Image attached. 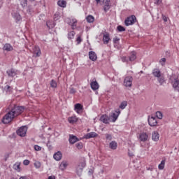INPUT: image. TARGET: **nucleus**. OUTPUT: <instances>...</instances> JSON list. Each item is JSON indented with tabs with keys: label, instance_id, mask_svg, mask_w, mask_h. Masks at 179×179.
<instances>
[{
	"label": "nucleus",
	"instance_id": "f257e3e1",
	"mask_svg": "<svg viewBox=\"0 0 179 179\" xmlns=\"http://www.w3.org/2000/svg\"><path fill=\"white\" fill-rule=\"evenodd\" d=\"M23 111H24V107L15 106L3 117L1 120L3 124H10V122H12L16 117H19Z\"/></svg>",
	"mask_w": 179,
	"mask_h": 179
},
{
	"label": "nucleus",
	"instance_id": "f03ea898",
	"mask_svg": "<svg viewBox=\"0 0 179 179\" xmlns=\"http://www.w3.org/2000/svg\"><path fill=\"white\" fill-rule=\"evenodd\" d=\"M136 22V17L134 15L127 17L125 20L124 23L126 26H132V24H135Z\"/></svg>",
	"mask_w": 179,
	"mask_h": 179
},
{
	"label": "nucleus",
	"instance_id": "7ed1b4c3",
	"mask_svg": "<svg viewBox=\"0 0 179 179\" xmlns=\"http://www.w3.org/2000/svg\"><path fill=\"white\" fill-rule=\"evenodd\" d=\"M121 114V110L120 109H116L115 112L112 113L111 115L109 116L110 120V122H115L117 120H118V117Z\"/></svg>",
	"mask_w": 179,
	"mask_h": 179
},
{
	"label": "nucleus",
	"instance_id": "20e7f679",
	"mask_svg": "<svg viewBox=\"0 0 179 179\" xmlns=\"http://www.w3.org/2000/svg\"><path fill=\"white\" fill-rule=\"evenodd\" d=\"M26 134H27V127L26 126H22L17 130V135L22 138L26 136Z\"/></svg>",
	"mask_w": 179,
	"mask_h": 179
},
{
	"label": "nucleus",
	"instance_id": "39448f33",
	"mask_svg": "<svg viewBox=\"0 0 179 179\" xmlns=\"http://www.w3.org/2000/svg\"><path fill=\"white\" fill-rule=\"evenodd\" d=\"M132 82H134V78L132 76H127L124 79L123 85L125 87H131Z\"/></svg>",
	"mask_w": 179,
	"mask_h": 179
},
{
	"label": "nucleus",
	"instance_id": "423d86ee",
	"mask_svg": "<svg viewBox=\"0 0 179 179\" xmlns=\"http://www.w3.org/2000/svg\"><path fill=\"white\" fill-rule=\"evenodd\" d=\"M68 24L71 26L72 30H75L76 27L78 26V20L76 18H71L69 19L68 21Z\"/></svg>",
	"mask_w": 179,
	"mask_h": 179
},
{
	"label": "nucleus",
	"instance_id": "0eeeda50",
	"mask_svg": "<svg viewBox=\"0 0 179 179\" xmlns=\"http://www.w3.org/2000/svg\"><path fill=\"white\" fill-rule=\"evenodd\" d=\"M32 54L34 55L33 57L36 58L41 56V50L38 46H34L33 48Z\"/></svg>",
	"mask_w": 179,
	"mask_h": 179
},
{
	"label": "nucleus",
	"instance_id": "6e6552de",
	"mask_svg": "<svg viewBox=\"0 0 179 179\" xmlns=\"http://www.w3.org/2000/svg\"><path fill=\"white\" fill-rule=\"evenodd\" d=\"M148 124L150 127H156L157 125V118L153 116L149 117Z\"/></svg>",
	"mask_w": 179,
	"mask_h": 179
},
{
	"label": "nucleus",
	"instance_id": "1a4fd4ad",
	"mask_svg": "<svg viewBox=\"0 0 179 179\" xmlns=\"http://www.w3.org/2000/svg\"><path fill=\"white\" fill-rule=\"evenodd\" d=\"M100 121L103 122V124H110L111 120L110 119V116L107 115L106 114L102 115L100 117Z\"/></svg>",
	"mask_w": 179,
	"mask_h": 179
},
{
	"label": "nucleus",
	"instance_id": "9d476101",
	"mask_svg": "<svg viewBox=\"0 0 179 179\" xmlns=\"http://www.w3.org/2000/svg\"><path fill=\"white\" fill-rule=\"evenodd\" d=\"M90 87L92 90H99L100 85H99V83H97L96 79H94L90 83Z\"/></svg>",
	"mask_w": 179,
	"mask_h": 179
},
{
	"label": "nucleus",
	"instance_id": "9b49d317",
	"mask_svg": "<svg viewBox=\"0 0 179 179\" xmlns=\"http://www.w3.org/2000/svg\"><path fill=\"white\" fill-rule=\"evenodd\" d=\"M6 73L10 78H15L17 75V71L15 69H10L6 71Z\"/></svg>",
	"mask_w": 179,
	"mask_h": 179
},
{
	"label": "nucleus",
	"instance_id": "f8f14e48",
	"mask_svg": "<svg viewBox=\"0 0 179 179\" xmlns=\"http://www.w3.org/2000/svg\"><path fill=\"white\" fill-rule=\"evenodd\" d=\"M172 86L176 92H179V79L178 78H174L172 81Z\"/></svg>",
	"mask_w": 179,
	"mask_h": 179
},
{
	"label": "nucleus",
	"instance_id": "ddd939ff",
	"mask_svg": "<svg viewBox=\"0 0 179 179\" xmlns=\"http://www.w3.org/2000/svg\"><path fill=\"white\" fill-rule=\"evenodd\" d=\"M85 167H86V162L83 161V162H80L78 164V166L77 168L78 174H79V171H80V173H82V171H83V169H85Z\"/></svg>",
	"mask_w": 179,
	"mask_h": 179
},
{
	"label": "nucleus",
	"instance_id": "4468645a",
	"mask_svg": "<svg viewBox=\"0 0 179 179\" xmlns=\"http://www.w3.org/2000/svg\"><path fill=\"white\" fill-rule=\"evenodd\" d=\"M148 139H149V136L148 135V134L143 132L139 134V140L141 142H146Z\"/></svg>",
	"mask_w": 179,
	"mask_h": 179
},
{
	"label": "nucleus",
	"instance_id": "2eb2a0df",
	"mask_svg": "<svg viewBox=\"0 0 179 179\" xmlns=\"http://www.w3.org/2000/svg\"><path fill=\"white\" fill-rule=\"evenodd\" d=\"M98 134L96 132H90V133H87V134H85L84 136V138L85 139H90V138H97Z\"/></svg>",
	"mask_w": 179,
	"mask_h": 179
},
{
	"label": "nucleus",
	"instance_id": "dca6fc26",
	"mask_svg": "<svg viewBox=\"0 0 179 179\" xmlns=\"http://www.w3.org/2000/svg\"><path fill=\"white\" fill-rule=\"evenodd\" d=\"M74 110L77 114H80V111H82V110H83V106L80 103H76L74 106Z\"/></svg>",
	"mask_w": 179,
	"mask_h": 179
},
{
	"label": "nucleus",
	"instance_id": "f3484780",
	"mask_svg": "<svg viewBox=\"0 0 179 179\" xmlns=\"http://www.w3.org/2000/svg\"><path fill=\"white\" fill-rule=\"evenodd\" d=\"M3 51H13V47L10 43H6L3 47Z\"/></svg>",
	"mask_w": 179,
	"mask_h": 179
},
{
	"label": "nucleus",
	"instance_id": "a211bd4d",
	"mask_svg": "<svg viewBox=\"0 0 179 179\" xmlns=\"http://www.w3.org/2000/svg\"><path fill=\"white\" fill-rule=\"evenodd\" d=\"M79 141V138L73 135H70L69 141L71 145H73V143H76Z\"/></svg>",
	"mask_w": 179,
	"mask_h": 179
},
{
	"label": "nucleus",
	"instance_id": "6ab92c4d",
	"mask_svg": "<svg viewBox=\"0 0 179 179\" xmlns=\"http://www.w3.org/2000/svg\"><path fill=\"white\" fill-rule=\"evenodd\" d=\"M89 58L91 59V61H96L97 60V55H96V52L93 51H90L89 52Z\"/></svg>",
	"mask_w": 179,
	"mask_h": 179
},
{
	"label": "nucleus",
	"instance_id": "aec40b11",
	"mask_svg": "<svg viewBox=\"0 0 179 179\" xmlns=\"http://www.w3.org/2000/svg\"><path fill=\"white\" fill-rule=\"evenodd\" d=\"M152 75L155 76V78H161L162 76V72L159 69H155L152 71Z\"/></svg>",
	"mask_w": 179,
	"mask_h": 179
},
{
	"label": "nucleus",
	"instance_id": "412c9836",
	"mask_svg": "<svg viewBox=\"0 0 179 179\" xmlns=\"http://www.w3.org/2000/svg\"><path fill=\"white\" fill-rule=\"evenodd\" d=\"M53 157L55 160H57V162H59V160L62 159V153H61L60 151H58L57 152L54 154Z\"/></svg>",
	"mask_w": 179,
	"mask_h": 179
},
{
	"label": "nucleus",
	"instance_id": "4be33fe9",
	"mask_svg": "<svg viewBox=\"0 0 179 179\" xmlns=\"http://www.w3.org/2000/svg\"><path fill=\"white\" fill-rule=\"evenodd\" d=\"M159 138H160V134H159V132L157 131L152 132V141H154L155 142H157V141H159Z\"/></svg>",
	"mask_w": 179,
	"mask_h": 179
},
{
	"label": "nucleus",
	"instance_id": "5701e85b",
	"mask_svg": "<svg viewBox=\"0 0 179 179\" xmlns=\"http://www.w3.org/2000/svg\"><path fill=\"white\" fill-rule=\"evenodd\" d=\"M68 162L63 161L59 164V169L62 170V171H64V170H66V167H68Z\"/></svg>",
	"mask_w": 179,
	"mask_h": 179
},
{
	"label": "nucleus",
	"instance_id": "b1692460",
	"mask_svg": "<svg viewBox=\"0 0 179 179\" xmlns=\"http://www.w3.org/2000/svg\"><path fill=\"white\" fill-rule=\"evenodd\" d=\"M118 146V143H117L116 141H111L110 143H109V148L110 149H112L113 150H115V149H117Z\"/></svg>",
	"mask_w": 179,
	"mask_h": 179
},
{
	"label": "nucleus",
	"instance_id": "393cba45",
	"mask_svg": "<svg viewBox=\"0 0 179 179\" xmlns=\"http://www.w3.org/2000/svg\"><path fill=\"white\" fill-rule=\"evenodd\" d=\"M68 121L69 124H75L78 122V118L76 117V116H71L68 118Z\"/></svg>",
	"mask_w": 179,
	"mask_h": 179
},
{
	"label": "nucleus",
	"instance_id": "a878e982",
	"mask_svg": "<svg viewBox=\"0 0 179 179\" xmlns=\"http://www.w3.org/2000/svg\"><path fill=\"white\" fill-rule=\"evenodd\" d=\"M103 44H108L110 41V34H106L103 38Z\"/></svg>",
	"mask_w": 179,
	"mask_h": 179
},
{
	"label": "nucleus",
	"instance_id": "bb28decb",
	"mask_svg": "<svg viewBox=\"0 0 179 179\" xmlns=\"http://www.w3.org/2000/svg\"><path fill=\"white\" fill-rule=\"evenodd\" d=\"M57 5L61 8H66V1L64 0H59L57 1Z\"/></svg>",
	"mask_w": 179,
	"mask_h": 179
},
{
	"label": "nucleus",
	"instance_id": "cd10ccee",
	"mask_svg": "<svg viewBox=\"0 0 179 179\" xmlns=\"http://www.w3.org/2000/svg\"><path fill=\"white\" fill-rule=\"evenodd\" d=\"M129 61H135L136 59V52H131L130 56L129 57Z\"/></svg>",
	"mask_w": 179,
	"mask_h": 179
},
{
	"label": "nucleus",
	"instance_id": "c85d7f7f",
	"mask_svg": "<svg viewBox=\"0 0 179 179\" xmlns=\"http://www.w3.org/2000/svg\"><path fill=\"white\" fill-rule=\"evenodd\" d=\"M46 26L48 29H54V27H55V24L52 21H48L46 22Z\"/></svg>",
	"mask_w": 179,
	"mask_h": 179
},
{
	"label": "nucleus",
	"instance_id": "c756f323",
	"mask_svg": "<svg viewBox=\"0 0 179 179\" xmlns=\"http://www.w3.org/2000/svg\"><path fill=\"white\" fill-rule=\"evenodd\" d=\"M75 34H76V33H75L73 31H69L68 33L69 40H72V39L75 38Z\"/></svg>",
	"mask_w": 179,
	"mask_h": 179
},
{
	"label": "nucleus",
	"instance_id": "7c9ffc66",
	"mask_svg": "<svg viewBox=\"0 0 179 179\" xmlns=\"http://www.w3.org/2000/svg\"><path fill=\"white\" fill-rule=\"evenodd\" d=\"M86 20L87 23H93V22H94V17H93V15H88L86 17Z\"/></svg>",
	"mask_w": 179,
	"mask_h": 179
},
{
	"label": "nucleus",
	"instance_id": "2f4dec72",
	"mask_svg": "<svg viewBox=\"0 0 179 179\" xmlns=\"http://www.w3.org/2000/svg\"><path fill=\"white\" fill-rule=\"evenodd\" d=\"M110 9V0H106L105 2V6H104V10L105 12H107Z\"/></svg>",
	"mask_w": 179,
	"mask_h": 179
},
{
	"label": "nucleus",
	"instance_id": "473e14b6",
	"mask_svg": "<svg viewBox=\"0 0 179 179\" xmlns=\"http://www.w3.org/2000/svg\"><path fill=\"white\" fill-rule=\"evenodd\" d=\"M13 169H14V170H16L17 171H20V163L16 162L13 165Z\"/></svg>",
	"mask_w": 179,
	"mask_h": 179
},
{
	"label": "nucleus",
	"instance_id": "72a5a7b5",
	"mask_svg": "<svg viewBox=\"0 0 179 179\" xmlns=\"http://www.w3.org/2000/svg\"><path fill=\"white\" fill-rule=\"evenodd\" d=\"M127 106H128V102H127V101H124L120 103V108H121L122 110H124L125 107H127Z\"/></svg>",
	"mask_w": 179,
	"mask_h": 179
},
{
	"label": "nucleus",
	"instance_id": "f704fd0d",
	"mask_svg": "<svg viewBox=\"0 0 179 179\" xmlns=\"http://www.w3.org/2000/svg\"><path fill=\"white\" fill-rule=\"evenodd\" d=\"M166 164V161L165 160H162L160 163V164H159L158 166V169L159 170H163L164 169V165Z\"/></svg>",
	"mask_w": 179,
	"mask_h": 179
},
{
	"label": "nucleus",
	"instance_id": "c9c22d12",
	"mask_svg": "<svg viewBox=\"0 0 179 179\" xmlns=\"http://www.w3.org/2000/svg\"><path fill=\"white\" fill-rule=\"evenodd\" d=\"M13 16L17 22H20V20H22V16H20L19 13H15V15L13 14Z\"/></svg>",
	"mask_w": 179,
	"mask_h": 179
},
{
	"label": "nucleus",
	"instance_id": "e433bc0d",
	"mask_svg": "<svg viewBox=\"0 0 179 179\" xmlns=\"http://www.w3.org/2000/svg\"><path fill=\"white\" fill-rule=\"evenodd\" d=\"M156 117L159 119V120H162V118H163V113H162V112L160 111H157L156 113Z\"/></svg>",
	"mask_w": 179,
	"mask_h": 179
},
{
	"label": "nucleus",
	"instance_id": "4c0bfd02",
	"mask_svg": "<svg viewBox=\"0 0 179 179\" xmlns=\"http://www.w3.org/2000/svg\"><path fill=\"white\" fill-rule=\"evenodd\" d=\"M83 40L82 39V36L80 35H78V37L76 38L77 44H80Z\"/></svg>",
	"mask_w": 179,
	"mask_h": 179
},
{
	"label": "nucleus",
	"instance_id": "58836bf2",
	"mask_svg": "<svg viewBox=\"0 0 179 179\" xmlns=\"http://www.w3.org/2000/svg\"><path fill=\"white\" fill-rule=\"evenodd\" d=\"M20 3L24 8L27 6V0H21Z\"/></svg>",
	"mask_w": 179,
	"mask_h": 179
},
{
	"label": "nucleus",
	"instance_id": "ea45409f",
	"mask_svg": "<svg viewBox=\"0 0 179 179\" xmlns=\"http://www.w3.org/2000/svg\"><path fill=\"white\" fill-rule=\"evenodd\" d=\"M34 150H36V152H40V150H41V147L39 146L38 145H35L34 146Z\"/></svg>",
	"mask_w": 179,
	"mask_h": 179
},
{
	"label": "nucleus",
	"instance_id": "a19ab883",
	"mask_svg": "<svg viewBox=\"0 0 179 179\" xmlns=\"http://www.w3.org/2000/svg\"><path fill=\"white\" fill-rule=\"evenodd\" d=\"M158 82L160 83V85H162L164 82V77L161 76V77L158 78Z\"/></svg>",
	"mask_w": 179,
	"mask_h": 179
},
{
	"label": "nucleus",
	"instance_id": "79ce46f5",
	"mask_svg": "<svg viewBox=\"0 0 179 179\" xmlns=\"http://www.w3.org/2000/svg\"><path fill=\"white\" fill-rule=\"evenodd\" d=\"M77 149H82L83 148V144L82 143H78L76 144Z\"/></svg>",
	"mask_w": 179,
	"mask_h": 179
},
{
	"label": "nucleus",
	"instance_id": "37998d69",
	"mask_svg": "<svg viewBox=\"0 0 179 179\" xmlns=\"http://www.w3.org/2000/svg\"><path fill=\"white\" fill-rule=\"evenodd\" d=\"M34 164L36 169H40L41 167V163L40 162H36Z\"/></svg>",
	"mask_w": 179,
	"mask_h": 179
},
{
	"label": "nucleus",
	"instance_id": "c03bdc74",
	"mask_svg": "<svg viewBox=\"0 0 179 179\" xmlns=\"http://www.w3.org/2000/svg\"><path fill=\"white\" fill-rule=\"evenodd\" d=\"M117 29L118 31H125V28L121 25L117 26Z\"/></svg>",
	"mask_w": 179,
	"mask_h": 179
},
{
	"label": "nucleus",
	"instance_id": "a18cd8bd",
	"mask_svg": "<svg viewBox=\"0 0 179 179\" xmlns=\"http://www.w3.org/2000/svg\"><path fill=\"white\" fill-rule=\"evenodd\" d=\"M51 87H57V82L55 80H52L50 83Z\"/></svg>",
	"mask_w": 179,
	"mask_h": 179
},
{
	"label": "nucleus",
	"instance_id": "49530a36",
	"mask_svg": "<svg viewBox=\"0 0 179 179\" xmlns=\"http://www.w3.org/2000/svg\"><path fill=\"white\" fill-rule=\"evenodd\" d=\"M105 136L107 141H111L113 139V136L111 134H106Z\"/></svg>",
	"mask_w": 179,
	"mask_h": 179
},
{
	"label": "nucleus",
	"instance_id": "de8ad7c7",
	"mask_svg": "<svg viewBox=\"0 0 179 179\" xmlns=\"http://www.w3.org/2000/svg\"><path fill=\"white\" fill-rule=\"evenodd\" d=\"M24 166H29L30 164V161L29 159H25L23 162Z\"/></svg>",
	"mask_w": 179,
	"mask_h": 179
},
{
	"label": "nucleus",
	"instance_id": "09e8293b",
	"mask_svg": "<svg viewBox=\"0 0 179 179\" xmlns=\"http://www.w3.org/2000/svg\"><path fill=\"white\" fill-rule=\"evenodd\" d=\"M97 5H103L104 3V0H95Z\"/></svg>",
	"mask_w": 179,
	"mask_h": 179
},
{
	"label": "nucleus",
	"instance_id": "8fccbe9b",
	"mask_svg": "<svg viewBox=\"0 0 179 179\" xmlns=\"http://www.w3.org/2000/svg\"><path fill=\"white\" fill-rule=\"evenodd\" d=\"M159 62H160L161 65H162V66H164V64L166 62V58L161 59Z\"/></svg>",
	"mask_w": 179,
	"mask_h": 179
},
{
	"label": "nucleus",
	"instance_id": "3c124183",
	"mask_svg": "<svg viewBox=\"0 0 179 179\" xmlns=\"http://www.w3.org/2000/svg\"><path fill=\"white\" fill-rule=\"evenodd\" d=\"M4 90H6V92H10V86L6 85L4 87Z\"/></svg>",
	"mask_w": 179,
	"mask_h": 179
},
{
	"label": "nucleus",
	"instance_id": "603ef678",
	"mask_svg": "<svg viewBox=\"0 0 179 179\" xmlns=\"http://www.w3.org/2000/svg\"><path fill=\"white\" fill-rule=\"evenodd\" d=\"M154 3L155 5H160L162 3V0H155Z\"/></svg>",
	"mask_w": 179,
	"mask_h": 179
},
{
	"label": "nucleus",
	"instance_id": "864d4df0",
	"mask_svg": "<svg viewBox=\"0 0 179 179\" xmlns=\"http://www.w3.org/2000/svg\"><path fill=\"white\" fill-rule=\"evenodd\" d=\"M122 62H128V58L127 57H122Z\"/></svg>",
	"mask_w": 179,
	"mask_h": 179
},
{
	"label": "nucleus",
	"instance_id": "5fc2aeb1",
	"mask_svg": "<svg viewBox=\"0 0 179 179\" xmlns=\"http://www.w3.org/2000/svg\"><path fill=\"white\" fill-rule=\"evenodd\" d=\"M70 93L71 94H75V93H76V90H74V88H71Z\"/></svg>",
	"mask_w": 179,
	"mask_h": 179
},
{
	"label": "nucleus",
	"instance_id": "6e6d98bb",
	"mask_svg": "<svg viewBox=\"0 0 179 179\" xmlns=\"http://www.w3.org/2000/svg\"><path fill=\"white\" fill-rule=\"evenodd\" d=\"M128 156L129 157H134V152H131V151H129V152H128Z\"/></svg>",
	"mask_w": 179,
	"mask_h": 179
},
{
	"label": "nucleus",
	"instance_id": "4d7b16f0",
	"mask_svg": "<svg viewBox=\"0 0 179 179\" xmlns=\"http://www.w3.org/2000/svg\"><path fill=\"white\" fill-rule=\"evenodd\" d=\"M119 41H120V39L118 38V37L114 38L113 43H117Z\"/></svg>",
	"mask_w": 179,
	"mask_h": 179
},
{
	"label": "nucleus",
	"instance_id": "13d9d810",
	"mask_svg": "<svg viewBox=\"0 0 179 179\" xmlns=\"http://www.w3.org/2000/svg\"><path fill=\"white\" fill-rule=\"evenodd\" d=\"M162 19L164 22H167V17H166V15H162Z\"/></svg>",
	"mask_w": 179,
	"mask_h": 179
},
{
	"label": "nucleus",
	"instance_id": "bf43d9fd",
	"mask_svg": "<svg viewBox=\"0 0 179 179\" xmlns=\"http://www.w3.org/2000/svg\"><path fill=\"white\" fill-rule=\"evenodd\" d=\"M48 179H57V178L55 177V176H50L48 178Z\"/></svg>",
	"mask_w": 179,
	"mask_h": 179
},
{
	"label": "nucleus",
	"instance_id": "052dcab7",
	"mask_svg": "<svg viewBox=\"0 0 179 179\" xmlns=\"http://www.w3.org/2000/svg\"><path fill=\"white\" fill-rule=\"evenodd\" d=\"M19 179H29L27 176H21Z\"/></svg>",
	"mask_w": 179,
	"mask_h": 179
},
{
	"label": "nucleus",
	"instance_id": "680f3d73",
	"mask_svg": "<svg viewBox=\"0 0 179 179\" xmlns=\"http://www.w3.org/2000/svg\"><path fill=\"white\" fill-rule=\"evenodd\" d=\"M31 1H35V0H31Z\"/></svg>",
	"mask_w": 179,
	"mask_h": 179
}]
</instances>
